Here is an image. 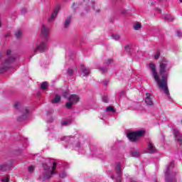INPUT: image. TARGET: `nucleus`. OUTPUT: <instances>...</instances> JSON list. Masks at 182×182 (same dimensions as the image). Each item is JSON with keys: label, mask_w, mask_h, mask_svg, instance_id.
Masks as SVG:
<instances>
[{"label": "nucleus", "mask_w": 182, "mask_h": 182, "mask_svg": "<svg viewBox=\"0 0 182 182\" xmlns=\"http://www.w3.org/2000/svg\"><path fill=\"white\" fill-rule=\"evenodd\" d=\"M60 102V96L55 95V98L51 101V103H59Z\"/></svg>", "instance_id": "a211bd4d"}, {"label": "nucleus", "mask_w": 182, "mask_h": 182, "mask_svg": "<svg viewBox=\"0 0 182 182\" xmlns=\"http://www.w3.org/2000/svg\"><path fill=\"white\" fill-rule=\"evenodd\" d=\"M41 89L43 90H46V89H48V82H43L41 83Z\"/></svg>", "instance_id": "5701e85b"}, {"label": "nucleus", "mask_w": 182, "mask_h": 182, "mask_svg": "<svg viewBox=\"0 0 182 182\" xmlns=\"http://www.w3.org/2000/svg\"><path fill=\"white\" fill-rule=\"evenodd\" d=\"M102 101L104 102V103H109V100L107 99V96H104L102 97Z\"/></svg>", "instance_id": "c85d7f7f"}, {"label": "nucleus", "mask_w": 182, "mask_h": 182, "mask_svg": "<svg viewBox=\"0 0 182 182\" xmlns=\"http://www.w3.org/2000/svg\"><path fill=\"white\" fill-rule=\"evenodd\" d=\"M22 12L25 13V12H26V10H25V9H23Z\"/></svg>", "instance_id": "a18cd8bd"}, {"label": "nucleus", "mask_w": 182, "mask_h": 182, "mask_svg": "<svg viewBox=\"0 0 182 182\" xmlns=\"http://www.w3.org/2000/svg\"><path fill=\"white\" fill-rule=\"evenodd\" d=\"M112 38L114 39L115 41H119L120 39V36H119L118 35H114V36H112Z\"/></svg>", "instance_id": "c756f323"}, {"label": "nucleus", "mask_w": 182, "mask_h": 182, "mask_svg": "<svg viewBox=\"0 0 182 182\" xmlns=\"http://www.w3.org/2000/svg\"><path fill=\"white\" fill-rule=\"evenodd\" d=\"M43 167L46 171H49V169L50 168L46 164H43Z\"/></svg>", "instance_id": "bb28decb"}, {"label": "nucleus", "mask_w": 182, "mask_h": 182, "mask_svg": "<svg viewBox=\"0 0 182 182\" xmlns=\"http://www.w3.org/2000/svg\"><path fill=\"white\" fill-rule=\"evenodd\" d=\"M28 171L30 173H33V171H35V166H28Z\"/></svg>", "instance_id": "cd10ccee"}, {"label": "nucleus", "mask_w": 182, "mask_h": 182, "mask_svg": "<svg viewBox=\"0 0 182 182\" xmlns=\"http://www.w3.org/2000/svg\"><path fill=\"white\" fill-rule=\"evenodd\" d=\"M41 33L44 38H47L49 35V28L46 26L43 25L41 28Z\"/></svg>", "instance_id": "4468645a"}, {"label": "nucleus", "mask_w": 182, "mask_h": 182, "mask_svg": "<svg viewBox=\"0 0 182 182\" xmlns=\"http://www.w3.org/2000/svg\"><path fill=\"white\" fill-rule=\"evenodd\" d=\"M60 178H65L66 173L65 172H63L61 174H60Z\"/></svg>", "instance_id": "473e14b6"}, {"label": "nucleus", "mask_w": 182, "mask_h": 182, "mask_svg": "<svg viewBox=\"0 0 182 182\" xmlns=\"http://www.w3.org/2000/svg\"><path fill=\"white\" fill-rule=\"evenodd\" d=\"M15 60H16V56L15 55H12L9 58L6 59L4 62L1 65L0 70L1 72H6V70L9 69V65H11V63H14Z\"/></svg>", "instance_id": "20e7f679"}, {"label": "nucleus", "mask_w": 182, "mask_h": 182, "mask_svg": "<svg viewBox=\"0 0 182 182\" xmlns=\"http://www.w3.org/2000/svg\"><path fill=\"white\" fill-rule=\"evenodd\" d=\"M160 58V51H156V53L155 55V59L157 60Z\"/></svg>", "instance_id": "7c9ffc66"}, {"label": "nucleus", "mask_w": 182, "mask_h": 182, "mask_svg": "<svg viewBox=\"0 0 182 182\" xmlns=\"http://www.w3.org/2000/svg\"><path fill=\"white\" fill-rule=\"evenodd\" d=\"M117 181L118 182H122V174H119V176H118Z\"/></svg>", "instance_id": "c9c22d12"}, {"label": "nucleus", "mask_w": 182, "mask_h": 182, "mask_svg": "<svg viewBox=\"0 0 182 182\" xmlns=\"http://www.w3.org/2000/svg\"><path fill=\"white\" fill-rule=\"evenodd\" d=\"M3 182H9V176H6L2 179Z\"/></svg>", "instance_id": "72a5a7b5"}, {"label": "nucleus", "mask_w": 182, "mask_h": 182, "mask_svg": "<svg viewBox=\"0 0 182 182\" xmlns=\"http://www.w3.org/2000/svg\"><path fill=\"white\" fill-rule=\"evenodd\" d=\"M180 2H182V0H179Z\"/></svg>", "instance_id": "09e8293b"}, {"label": "nucleus", "mask_w": 182, "mask_h": 182, "mask_svg": "<svg viewBox=\"0 0 182 182\" xmlns=\"http://www.w3.org/2000/svg\"><path fill=\"white\" fill-rule=\"evenodd\" d=\"M15 36H16V38H17V39H19V38H21V36H22V31L18 30V31H16Z\"/></svg>", "instance_id": "b1692460"}, {"label": "nucleus", "mask_w": 182, "mask_h": 182, "mask_svg": "<svg viewBox=\"0 0 182 182\" xmlns=\"http://www.w3.org/2000/svg\"><path fill=\"white\" fill-rule=\"evenodd\" d=\"M170 16H166V19H168V21H174L173 18H168Z\"/></svg>", "instance_id": "4c0bfd02"}, {"label": "nucleus", "mask_w": 182, "mask_h": 182, "mask_svg": "<svg viewBox=\"0 0 182 182\" xmlns=\"http://www.w3.org/2000/svg\"><path fill=\"white\" fill-rule=\"evenodd\" d=\"M100 70H102V72H104V73L107 72V69L103 68H100Z\"/></svg>", "instance_id": "58836bf2"}, {"label": "nucleus", "mask_w": 182, "mask_h": 182, "mask_svg": "<svg viewBox=\"0 0 182 182\" xmlns=\"http://www.w3.org/2000/svg\"><path fill=\"white\" fill-rule=\"evenodd\" d=\"M174 136L179 143V145H182V134L177 130H174Z\"/></svg>", "instance_id": "9b49d317"}, {"label": "nucleus", "mask_w": 182, "mask_h": 182, "mask_svg": "<svg viewBox=\"0 0 182 182\" xmlns=\"http://www.w3.org/2000/svg\"><path fill=\"white\" fill-rule=\"evenodd\" d=\"M68 75H73V70L72 68L68 69Z\"/></svg>", "instance_id": "f704fd0d"}, {"label": "nucleus", "mask_w": 182, "mask_h": 182, "mask_svg": "<svg viewBox=\"0 0 182 182\" xmlns=\"http://www.w3.org/2000/svg\"><path fill=\"white\" fill-rule=\"evenodd\" d=\"M6 37L9 36V34H6Z\"/></svg>", "instance_id": "49530a36"}, {"label": "nucleus", "mask_w": 182, "mask_h": 182, "mask_svg": "<svg viewBox=\"0 0 182 182\" xmlns=\"http://www.w3.org/2000/svg\"><path fill=\"white\" fill-rule=\"evenodd\" d=\"M171 66L168 65V61L166 58H162L159 63V77L161 76V80H167L168 77V72Z\"/></svg>", "instance_id": "f03ea898"}, {"label": "nucleus", "mask_w": 182, "mask_h": 182, "mask_svg": "<svg viewBox=\"0 0 182 182\" xmlns=\"http://www.w3.org/2000/svg\"><path fill=\"white\" fill-rule=\"evenodd\" d=\"M58 14H59V9H55L50 17L48 18L49 22H52V20L58 16Z\"/></svg>", "instance_id": "f3484780"}, {"label": "nucleus", "mask_w": 182, "mask_h": 182, "mask_svg": "<svg viewBox=\"0 0 182 182\" xmlns=\"http://www.w3.org/2000/svg\"><path fill=\"white\" fill-rule=\"evenodd\" d=\"M127 136L130 141L134 143V141H137V139L139 137H143V136H144V131L139 130L136 132H129Z\"/></svg>", "instance_id": "7ed1b4c3"}, {"label": "nucleus", "mask_w": 182, "mask_h": 182, "mask_svg": "<svg viewBox=\"0 0 182 182\" xmlns=\"http://www.w3.org/2000/svg\"><path fill=\"white\" fill-rule=\"evenodd\" d=\"M95 4V1H90V0H84L82 5L84 6H87L86 8L87 11V9H90V6H92V8H93L95 12H100V9H96V7L93 6Z\"/></svg>", "instance_id": "423d86ee"}, {"label": "nucleus", "mask_w": 182, "mask_h": 182, "mask_svg": "<svg viewBox=\"0 0 182 182\" xmlns=\"http://www.w3.org/2000/svg\"><path fill=\"white\" fill-rule=\"evenodd\" d=\"M46 48V43L43 42L36 48V49L34 50L33 54L36 55L37 50H39V52H41L42 53L45 52Z\"/></svg>", "instance_id": "1a4fd4ad"}, {"label": "nucleus", "mask_w": 182, "mask_h": 182, "mask_svg": "<svg viewBox=\"0 0 182 182\" xmlns=\"http://www.w3.org/2000/svg\"><path fill=\"white\" fill-rule=\"evenodd\" d=\"M106 112H111L112 113H114L116 110H114V107L109 106L106 108Z\"/></svg>", "instance_id": "4be33fe9"}, {"label": "nucleus", "mask_w": 182, "mask_h": 182, "mask_svg": "<svg viewBox=\"0 0 182 182\" xmlns=\"http://www.w3.org/2000/svg\"><path fill=\"white\" fill-rule=\"evenodd\" d=\"M18 106H19V104L18 103L14 104V107H18Z\"/></svg>", "instance_id": "37998d69"}, {"label": "nucleus", "mask_w": 182, "mask_h": 182, "mask_svg": "<svg viewBox=\"0 0 182 182\" xmlns=\"http://www.w3.org/2000/svg\"><path fill=\"white\" fill-rule=\"evenodd\" d=\"M177 36L178 38H182V33H181V31H178L177 32Z\"/></svg>", "instance_id": "e433bc0d"}, {"label": "nucleus", "mask_w": 182, "mask_h": 182, "mask_svg": "<svg viewBox=\"0 0 182 182\" xmlns=\"http://www.w3.org/2000/svg\"><path fill=\"white\" fill-rule=\"evenodd\" d=\"M75 6V3L72 4L71 8H73Z\"/></svg>", "instance_id": "c03bdc74"}, {"label": "nucleus", "mask_w": 182, "mask_h": 182, "mask_svg": "<svg viewBox=\"0 0 182 182\" xmlns=\"http://www.w3.org/2000/svg\"><path fill=\"white\" fill-rule=\"evenodd\" d=\"M61 124H62L63 126H66V124H68V121H63V122L61 123Z\"/></svg>", "instance_id": "ea45409f"}, {"label": "nucleus", "mask_w": 182, "mask_h": 182, "mask_svg": "<svg viewBox=\"0 0 182 182\" xmlns=\"http://www.w3.org/2000/svg\"><path fill=\"white\" fill-rule=\"evenodd\" d=\"M64 97H66V92H65V95H64Z\"/></svg>", "instance_id": "de8ad7c7"}, {"label": "nucleus", "mask_w": 182, "mask_h": 182, "mask_svg": "<svg viewBox=\"0 0 182 182\" xmlns=\"http://www.w3.org/2000/svg\"><path fill=\"white\" fill-rule=\"evenodd\" d=\"M115 170L117 171V176H120V174L122 173V167L120 166V165H117L115 166Z\"/></svg>", "instance_id": "6ab92c4d"}, {"label": "nucleus", "mask_w": 182, "mask_h": 182, "mask_svg": "<svg viewBox=\"0 0 182 182\" xmlns=\"http://www.w3.org/2000/svg\"><path fill=\"white\" fill-rule=\"evenodd\" d=\"M125 50H126V52H127L128 53H130V46H125Z\"/></svg>", "instance_id": "2f4dec72"}, {"label": "nucleus", "mask_w": 182, "mask_h": 182, "mask_svg": "<svg viewBox=\"0 0 182 182\" xmlns=\"http://www.w3.org/2000/svg\"><path fill=\"white\" fill-rule=\"evenodd\" d=\"M80 70L82 76H89L90 75V69L85 67L84 65H81Z\"/></svg>", "instance_id": "6e6552de"}, {"label": "nucleus", "mask_w": 182, "mask_h": 182, "mask_svg": "<svg viewBox=\"0 0 182 182\" xmlns=\"http://www.w3.org/2000/svg\"><path fill=\"white\" fill-rule=\"evenodd\" d=\"M174 167V162L172 161L170 163L169 166L167 168L166 175H165V180L166 182H176V178L174 175L170 172V169Z\"/></svg>", "instance_id": "39448f33"}, {"label": "nucleus", "mask_w": 182, "mask_h": 182, "mask_svg": "<svg viewBox=\"0 0 182 182\" xmlns=\"http://www.w3.org/2000/svg\"><path fill=\"white\" fill-rule=\"evenodd\" d=\"M134 31H140V29H141V23H136L135 25H134Z\"/></svg>", "instance_id": "aec40b11"}, {"label": "nucleus", "mask_w": 182, "mask_h": 182, "mask_svg": "<svg viewBox=\"0 0 182 182\" xmlns=\"http://www.w3.org/2000/svg\"><path fill=\"white\" fill-rule=\"evenodd\" d=\"M70 22H72V16H68L65 18V22L64 23V28H65V29L70 26Z\"/></svg>", "instance_id": "dca6fc26"}, {"label": "nucleus", "mask_w": 182, "mask_h": 182, "mask_svg": "<svg viewBox=\"0 0 182 182\" xmlns=\"http://www.w3.org/2000/svg\"><path fill=\"white\" fill-rule=\"evenodd\" d=\"M52 176H53V174H52V172L49 173L48 172V171H46L44 173H43V175L40 176V178H42V180L43 181L49 180V178H50Z\"/></svg>", "instance_id": "ddd939ff"}, {"label": "nucleus", "mask_w": 182, "mask_h": 182, "mask_svg": "<svg viewBox=\"0 0 182 182\" xmlns=\"http://www.w3.org/2000/svg\"><path fill=\"white\" fill-rule=\"evenodd\" d=\"M11 50H8L7 51H6V55H7V56H9V55H11Z\"/></svg>", "instance_id": "a19ab883"}, {"label": "nucleus", "mask_w": 182, "mask_h": 182, "mask_svg": "<svg viewBox=\"0 0 182 182\" xmlns=\"http://www.w3.org/2000/svg\"><path fill=\"white\" fill-rule=\"evenodd\" d=\"M149 69L152 71L154 79H155L158 86L164 89V93L166 96H170V91H168V86H167V80H161L157 71L156 70V65L153 63L149 64Z\"/></svg>", "instance_id": "f257e3e1"}, {"label": "nucleus", "mask_w": 182, "mask_h": 182, "mask_svg": "<svg viewBox=\"0 0 182 182\" xmlns=\"http://www.w3.org/2000/svg\"><path fill=\"white\" fill-rule=\"evenodd\" d=\"M73 105H75L73 102L69 101L65 104V107H67V109H72V106H73Z\"/></svg>", "instance_id": "393cba45"}, {"label": "nucleus", "mask_w": 182, "mask_h": 182, "mask_svg": "<svg viewBox=\"0 0 182 182\" xmlns=\"http://www.w3.org/2000/svg\"><path fill=\"white\" fill-rule=\"evenodd\" d=\"M79 99L80 98H79L78 95H71L68 97V102H71L74 105H76V103H77V102H79Z\"/></svg>", "instance_id": "9d476101"}, {"label": "nucleus", "mask_w": 182, "mask_h": 182, "mask_svg": "<svg viewBox=\"0 0 182 182\" xmlns=\"http://www.w3.org/2000/svg\"><path fill=\"white\" fill-rule=\"evenodd\" d=\"M4 166H5V165H4V164H3V165H1V164H0V170H2V168H4Z\"/></svg>", "instance_id": "79ce46f5"}, {"label": "nucleus", "mask_w": 182, "mask_h": 182, "mask_svg": "<svg viewBox=\"0 0 182 182\" xmlns=\"http://www.w3.org/2000/svg\"><path fill=\"white\" fill-rule=\"evenodd\" d=\"M156 151H157L156 146H154L153 144L149 143L148 144L147 153H149V154H153V153H156Z\"/></svg>", "instance_id": "f8f14e48"}, {"label": "nucleus", "mask_w": 182, "mask_h": 182, "mask_svg": "<svg viewBox=\"0 0 182 182\" xmlns=\"http://www.w3.org/2000/svg\"><path fill=\"white\" fill-rule=\"evenodd\" d=\"M145 102L148 106H153L154 105V102L153 100H154V97L152 96L151 94L146 92L145 95Z\"/></svg>", "instance_id": "0eeeda50"}, {"label": "nucleus", "mask_w": 182, "mask_h": 182, "mask_svg": "<svg viewBox=\"0 0 182 182\" xmlns=\"http://www.w3.org/2000/svg\"><path fill=\"white\" fill-rule=\"evenodd\" d=\"M131 154H132V157H139V156H140L139 151H132Z\"/></svg>", "instance_id": "a878e982"}, {"label": "nucleus", "mask_w": 182, "mask_h": 182, "mask_svg": "<svg viewBox=\"0 0 182 182\" xmlns=\"http://www.w3.org/2000/svg\"><path fill=\"white\" fill-rule=\"evenodd\" d=\"M28 117H29V109L26 108L23 112V114L21 117H20V119H21V120H26V119H28Z\"/></svg>", "instance_id": "2eb2a0df"}, {"label": "nucleus", "mask_w": 182, "mask_h": 182, "mask_svg": "<svg viewBox=\"0 0 182 182\" xmlns=\"http://www.w3.org/2000/svg\"><path fill=\"white\" fill-rule=\"evenodd\" d=\"M57 166H58V163L54 162L53 164L52 170H51V174H55L56 173V171L55 170H56Z\"/></svg>", "instance_id": "412c9836"}]
</instances>
